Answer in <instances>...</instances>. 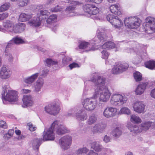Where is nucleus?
<instances>
[{"instance_id":"obj_44","label":"nucleus","mask_w":155,"mask_h":155,"mask_svg":"<svg viewBox=\"0 0 155 155\" xmlns=\"http://www.w3.org/2000/svg\"><path fill=\"white\" fill-rule=\"evenodd\" d=\"M134 78L137 82L140 81L142 80L141 74L138 71H136L134 74Z\"/></svg>"},{"instance_id":"obj_7","label":"nucleus","mask_w":155,"mask_h":155,"mask_svg":"<svg viewBox=\"0 0 155 155\" xmlns=\"http://www.w3.org/2000/svg\"><path fill=\"white\" fill-rule=\"evenodd\" d=\"M95 82L96 84L95 89L102 90L104 88V84L105 83V79L103 77L97 76L96 74L91 75L90 80L89 81Z\"/></svg>"},{"instance_id":"obj_41","label":"nucleus","mask_w":155,"mask_h":155,"mask_svg":"<svg viewBox=\"0 0 155 155\" xmlns=\"http://www.w3.org/2000/svg\"><path fill=\"white\" fill-rule=\"evenodd\" d=\"M89 151V149L86 147L80 148L76 151L77 154L80 155L86 153Z\"/></svg>"},{"instance_id":"obj_58","label":"nucleus","mask_w":155,"mask_h":155,"mask_svg":"<svg viewBox=\"0 0 155 155\" xmlns=\"http://www.w3.org/2000/svg\"><path fill=\"white\" fill-rule=\"evenodd\" d=\"M8 16V14L6 12L0 14V21L6 18Z\"/></svg>"},{"instance_id":"obj_27","label":"nucleus","mask_w":155,"mask_h":155,"mask_svg":"<svg viewBox=\"0 0 155 155\" xmlns=\"http://www.w3.org/2000/svg\"><path fill=\"white\" fill-rule=\"evenodd\" d=\"M104 30L101 28H99L97 30L98 38L101 42L105 41L107 39V37L104 34Z\"/></svg>"},{"instance_id":"obj_57","label":"nucleus","mask_w":155,"mask_h":155,"mask_svg":"<svg viewBox=\"0 0 155 155\" xmlns=\"http://www.w3.org/2000/svg\"><path fill=\"white\" fill-rule=\"evenodd\" d=\"M27 125L29 127V130L31 131H34L36 129V127L31 123H28Z\"/></svg>"},{"instance_id":"obj_28","label":"nucleus","mask_w":155,"mask_h":155,"mask_svg":"<svg viewBox=\"0 0 155 155\" xmlns=\"http://www.w3.org/2000/svg\"><path fill=\"white\" fill-rule=\"evenodd\" d=\"M13 24L12 22L9 20H6L4 21L3 23L4 31L7 30L11 32L14 31V30L13 29Z\"/></svg>"},{"instance_id":"obj_43","label":"nucleus","mask_w":155,"mask_h":155,"mask_svg":"<svg viewBox=\"0 0 155 155\" xmlns=\"http://www.w3.org/2000/svg\"><path fill=\"white\" fill-rule=\"evenodd\" d=\"M130 119L132 122L134 123H139L141 122V120L140 118L135 115H132Z\"/></svg>"},{"instance_id":"obj_6","label":"nucleus","mask_w":155,"mask_h":155,"mask_svg":"<svg viewBox=\"0 0 155 155\" xmlns=\"http://www.w3.org/2000/svg\"><path fill=\"white\" fill-rule=\"evenodd\" d=\"M95 98H88L84 100L82 104L84 109L88 111H92L96 107L97 103Z\"/></svg>"},{"instance_id":"obj_49","label":"nucleus","mask_w":155,"mask_h":155,"mask_svg":"<svg viewBox=\"0 0 155 155\" xmlns=\"http://www.w3.org/2000/svg\"><path fill=\"white\" fill-rule=\"evenodd\" d=\"M46 63L48 67L51 65H56L58 64V62L53 61L50 58H47L46 60Z\"/></svg>"},{"instance_id":"obj_3","label":"nucleus","mask_w":155,"mask_h":155,"mask_svg":"<svg viewBox=\"0 0 155 155\" xmlns=\"http://www.w3.org/2000/svg\"><path fill=\"white\" fill-rule=\"evenodd\" d=\"M83 9L85 13V15L88 17H91L94 19H99L96 15L99 12V9L95 5L91 4H86L83 6Z\"/></svg>"},{"instance_id":"obj_26","label":"nucleus","mask_w":155,"mask_h":155,"mask_svg":"<svg viewBox=\"0 0 155 155\" xmlns=\"http://www.w3.org/2000/svg\"><path fill=\"white\" fill-rule=\"evenodd\" d=\"M91 148L95 151L99 152L101 151L103 147L99 142L94 141L91 143Z\"/></svg>"},{"instance_id":"obj_48","label":"nucleus","mask_w":155,"mask_h":155,"mask_svg":"<svg viewBox=\"0 0 155 155\" xmlns=\"http://www.w3.org/2000/svg\"><path fill=\"white\" fill-rule=\"evenodd\" d=\"M57 18V16L55 15H50L46 20L47 22L50 24L53 22L55 21Z\"/></svg>"},{"instance_id":"obj_45","label":"nucleus","mask_w":155,"mask_h":155,"mask_svg":"<svg viewBox=\"0 0 155 155\" xmlns=\"http://www.w3.org/2000/svg\"><path fill=\"white\" fill-rule=\"evenodd\" d=\"M10 6V4L9 3H5L0 7V12L7 10Z\"/></svg>"},{"instance_id":"obj_31","label":"nucleus","mask_w":155,"mask_h":155,"mask_svg":"<svg viewBox=\"0 0 155 155\" xmlns=\"http://www.w3.org/2000/svg\"><path fill=\"white\" fill-rule=\"evenodd\" d=\"M115 47L114 43L111 41H108L104 43L102 46L101 48L104 49L113 48Z\"/></svg>"},{"instance_id":"obj_54","label":"nucleus","mask_w":155,"mask_h":155,"mask_svg":"<svg viewBox=\"0 0 155 155\" xmlns=\"http://www.w3.org/2000/svg\"><path fill=\"white\" fill-rule=\"evenodd\" d=\"M35 83L42 87L44 84V80L42 78H39Z\"/></svg>"},{"instance_id":"obj_22","label":"nucleus","mask_w":155,"mask_h":155,"mask_svg":"<svg viewBox=\"0 0 155 155\" xmlns=\"http://www.w3.org/2000/svg\"><path fill=\"white\" fill-rule=\"evenodd\" d=\"M42 20L37 16L36 18H34L33 19L28 22V24L31 26L35 27L40 26L41 24Z\"/></svg>"},{"instance_id":"obj_59","label":"nucleus","mask_w":155,"mask_h":155,"mask_svg":"<svg viewBox=\"0 0 155 155\" xmlns=\"http://www.w3.org/2000/svg\"><path fill=\"white\" fill-rule=\"evenodd\" d=\"M49 70L46 68L44 69L41 71V76L43 77H45L47 74Z\"/></svg>"},{"instance_id":"obj_62","label":"nucleus","mask_w":155,"mask_h":155,"mask_svg":"<svg viewBox=\"0 0 155 155\" xmlns=\"http://www.w3.org/2000/svg\"><path fill=\"white\" fill-rule=\"evenodd\" d=\"M8 54H5V55L8 57V60L10 62L12 61L13 59V58L12 54L9 53L8 51Z\"/></svg>"},{"instance_id":"obj_55","label":"nucleus","mask_w":155,"mask_h":155,"mask_svg":"<svg viewBox=\"0 0 155 155\" xmlns=\"http://www.w3.org/2000/svg\"><path fill=\"white\" fill-rule=\"evenodd\" d=\"M111 140V138L110 137L107 135H106L104 137L103 141L106 143H108Z\"/></svg>"},{"instance_id":"obj_15","label":"nucleus","mask_w":155,"mask_h":155,"mask_svg":"<svg viewBox=\"0 0 155 155\" xmlns=\"http://www.w3.org/2000/svg\"><path fill=\"white\" fill-rule=\"evenodd\" d=\"M133 107L134 111L138 114L144 112L145 105L142 101H137L134 102Z\"/></svg>"},{"instance_id":"obj_14","label":"nucleus","mask_w":155,"mask_h":155,"mask_svg":"<svg viewBox=\"0 0 155 155\" xmlns=\"http://www.w3.org/2000/svg\"><path fill=\"white\" fill-rule=\"evenodd\" d=\"M96 42L95 40L94 39L92 40L89 43L87 42H82L80 44L79 47L81 49H84L86 48H89V50L87 51H94L96 49L94 47L95 44L96 43Z\"/></svg>"},{"instance_id":"obj_35","label":"nucleus","mask_w":155,"mask_h":155,"mask_svg":"<svg viewBox=\"0 0 155 155\" xmlns=\"http://www.w3.org/2000/svg\"><path fill=\"white\" fill-rule=\"evenodd\" d=\"M97 118L94 114L90 115L87 121V123L89 125H92L94 124L97 120Z\"/></svg>"},{"instance_id":"obj_56","label":"nucleus","mask_w":155,"mask_h":155,"mask_svg":"<svg viewBox=\"0 0 155 155\" xmlns=\"http://www.w3.org/2000/svg\"><path fill=\"white\" fill-rule=\"evenodd\" d=\"M0 127H2L4 129L7 128V125L6 122L3 121H0Z\"/></svg>"},{"instance_id":"obj_23","label":"nucleus","mask_w":155,"mask_h":155,"mask_svg":"<svg viewBox=\"0 0 155 155\" xmlns=\"http://www.w3.org/2000/svg\"><path fill=\"white\" fill-rule=\"evenodd\" d=\"M78 111H77L76 116L78 119L81 121H84L87 119V115L82 109H80L78 107Z\"/></svg>"},{"instance_id":"obj_39","label":"nucleus","mask_w":155,"mask_h":155,"mask_svg":"<svg viewBox=\"0 0 155 155\" xmlns=\"http://www.w3.org/2000/svg\"><path fill=\"white\" fill-rule=\"evenodd\" d=\"M145 65L146 68L152 70L155 68V61H150L146 62Z\"/></svg>"},{"instance_id":"obj_38","label":"nucleus","mask_w":155,"mask_h":155,"mask_svg":"<svg viewBox=\"0 0 155 155\" xmlns=\"http://www.w3.org/2000/svg\"><path fill=\"white\" fill-rule=\"evenodd\" d=\"M14 132V130L13 129L9 130L8 131L7 133L4 135L3 136L4 138L6 140H8L13 136Z\"/></svg>"},{"instance_id":"obj_50","label":"nucleus","mask_w":155,"mask_h":155,"mask_svg":"<svg viewBox=\"0 0 155 155\" xmlns=\"http://www.w3.org/2000/svg\"><path fill=\"white\" fill-rule=\"evenodd\" d=\"M14 44L12 40H11L9 42H8L7 45L6 46V48L5 51V54H8V51L9 49Z\"/></svg>"},{"instance_id":"obj_21","label":"nucleus","mask_w":155,"mask_h":155,"mask_svg":"<svg viewBox=\"0 0 155 155\" xmlns=\"http://www.w3.org/2000/svg\"><path fill=\"white\" fill-rule=\"evenodd\" d=\"M68 3H70L71 5L67 7L66 9V11L68 13L73 12L75 8V6L78 5L80 3L77 1L72 0H69Z\"/></svg>"},{"instance_id":"obj_46","label":"nucleus","mask_w":155,"mask_h":155,"mask_svg":"<svg viewBox=\"0 0 155 155\" xmlns=\"http://www.w3.org/2000/svg\"><path fill=\"white\" fill-rule=\"evenodd\" d=\"M12 40L13 41L14 44H19L25 43L24 40L21 38L18 37L14 38H12Z\"/></svg>"},{"instance_id":"obj_60","label":"nucleus","mask_w":155,"mask_h":155,"mask_svg":"<svg viewBox=\"0 0 155 155\" xmlns=\"http://www.w3.org/2000/svg\"><path fill=\"white\" fill-rule=\"evenodd\" d=\"M69 67L71 69H72L73 68H79V66L78 64L75 63H73L72 64H70Z\"/></svg>"},{"instance_id":"obj_64","label":"nucleus","mask_w":155,"mask_h":155,"mask_svg":"<svg viewBox=\"0 0 155 155\" xmlns=\"http://www.w3.org/2000/svg\"><path fill=\"white\" fill-rule=\"evenodd\" d=\"M150 94L152 97L155 98V88L151 91Z\"/></svg>"},{"instance_id":"obj_19","label":"nucleus","mask_w":155,"mask_h":155,"mask_svg":"<svg viewBox=\"0 0 155 155\" xmlns=\"http://www.w3.org/2000/svg\"><path fill=\"white\" fill-rule=\"evenodd\" d=\"M11 75L10 71L6 67L3 66L0 70V78L6 79L10 78Z\"/></svg>"},{"instance_id":"obj_51","label":"nucleus","mask_w":155,"mask_h":155,"mask_svg":"<svg viewBox=\"0 0 155 155\" xmlns=\"http://www.w3.org/2000/svg\"><path fill=\"white\" fill-rule=\"evenodd\" d=\"M33 88L34 92L37 93L41 91L42 87L35 83L33 86Z\"/></svg>"},{"instance_id":"obj_24","label":"nucleus","mask_w":155,"mask_h":155,"mask_svg":"<svg viewBox=\"0 0 155 155\" xmlns=\"http://www.w3.org/2000/svg\"><path fill=\"white\" fill-rule=\"evenodd\" d=\"M32 17V15L31 14L21 13L19 16L18 20L21 22H25L28 21Z\"/></svg>"},{"instance_id":"obj_37","label":"nucleus","mask_w":155,"mask_h":155,"mask_svg":"<svg viewBox=\"0 0 155 155\" xmlns=\"http://www.w3.org/2000/svg\"><path fill=\"white\" fill-rule=\"evenodd\" d=\"M122 131L118 127H116L112 131V134L113 136L118 137L122 134Z\"/></svg>"},{"instance_id":"obj_61","label":"nucleus","mask_w":155,"mask_h":155,"mask_svg":"<svg viewBox=\"0 0 155 155\" xmlns=\"http://www.w3.org/2000/svg\"><path fill=\"white\" fill-rule=\"evenodd\" d=\"M88 153L86 155H98V153L92 150H89Z\"/></svg>"},{"instance_id":"obj_63","label":"nucleus","mask_w":155,"mask_h":155,"mask_svg":"<svg viewBox=\"0 0 155 155\" xmlns=\"http://www.w3.org/2000/svg\"><path fill=\"white\" fill-rule=\"evenodd\" d=\"M31 90L29 89H23L21 90V92L22 94H27L30 93Z\"/></svg>"},{"instance_id":"obj_33","label":"nucleus","mask_w":155,"mask_h":155,"mask_svg":"<svg viewBox=\"0 0 155 155\" xmlns=\"http://www.w3.org/2000/svg\"><path fill=\"white\" fill-rule=\"evenodd\" d=\"M49 13V12L46 10H41L39 13L37 14V16L41 20H42L46 18Z\"/></svg>"},{"instance_id":"obj_17","label":"nucleus","mask_w":155,"mask_h":155,"mask_svg":"<svg viewBox=\"0 0 155 155\" xmlns=\"http://www.w3.org/2000/svg\"><path fill=\"white\" fill-rule=\"evenodd\" d=\"M127 64H118L112 69V72L114 74H117L126 70L128 68Z\"/></svg>"},{"instance_id":"obj_42","label":"nucleus","mask_w":155,"mask_h":155,"mask_svg":"<svg viewBox=\"0 0 155 155\" xmlns=\"http://www.w3.org/2000/svg\"><path fill=\"white\" fill-rule=\"evenodd\" d=\"M118 114H125L127 115H129L130 114V111L127 107H123L121 108L118 112Z\"/></svg>"},{"instance_id":"obj_10","label":"nucleus","mask_w":155,"mask_h":155,"mask_svg":"<svg viewBox=\"0 0 155 155\" xmlns=\"http://www.w3.org/2000/svg\"><path fill=\"white\" fill-rule=\"evenodd\" d=\"M124 23L125 25L128 28L135 29L137 28L140 25V20L135 17H130L126 18Z\"/></svg>"},{"instance_id":"obj_5","label":"nucleus","mask_w":155,"mask_h":155,"mask_svg":"<svg viewBox=\"0 0 155 155\" xmlns=\"http://www.w3.org/2000/svg\"><path fill=\"white\" fill-rule=\"evenodd\" d=\"M146 22L143 24L145 31L152 34L155 31V18L148 17L146 19Z\"/></svg>"},{"instance_id":"obj_13","label":"nucleus","mask_w":155,"mask_h":155,"mask_svg":"<svg viewBox=\"0 0 155 155\" xmlns=\"http://www.w3.org/2000/svg\"><path fill=\"white\" fill-rule=\"evenodd\" d=\"M117 111L116 108L108 107L104 110L103 115L106 118L112 117L117 114Z\"/></svg>"},{"instance_id":"obj_12","label":"nucleus","mask_w":155,"mask_h":155,"mask_svg":"<svg viewBox=\"0 0 155 155\" xmlns=\"http://www.w3.org/2000/svg\"><path fill=\"white\" fill-rule=\"evenodd\" d=\"M72 142V138L69 136H66L62 137L59 140L61 148L64 150L69 148Z\"/></svg>"},{"instance_id":"obj_2","label":"nucleus","mask_w":155,"mask_h":155,"mask_svg":"<svg viewBox=\"0 0 155 155\" xmlns=\"http://www.w3.org/2000/svg\"><path fill=\"white\" fill-rule=\"evenodd\" d=\"M3 91L2 93V100L4 104L8 101L10 102H16L18 100V93L15 91L10 90L7 85L2 87Z\"/></svg>"},{"instance_id":"obj_47","label":"nucleus","mask_w":155,"mask_h":155,"mask_svg":"<svg viewBox=\"0 0 155 155\" xmlns=\"http://www.w3.org/2000/svg\"><path fill=\"white\" fill-rule=\"evenodd\" d=\"M29 0H19L17 4L18 6L22 7L27 5L29 3Z\"/></svg>"},{"instance_id":"obj_8","label":"nucleus","mask_w":155,"mask_h":155,"mask_svg":"<svg viewBox=\"0 0 155 155\" xmlns=\"http://www.w3.org/2000/svg\"><path fill=\"white\" fill-rule=\"evenodd\" d=\"M61 108L58 102H53L50 104L45 107V110L47 113L54 116L59 113Z\"/></svg>"},{"instance_id":"obj_30","label":"nucleus","mask_w":155,"mask_h":155,"mask_svg":"<svg viewBox=\"0 0 155 155\" xmlns=\"http://www.w3.org/2000/svg\"><path fill=\"white\" fill-rule=\"evenodd\" d=\"M39 75L38 73H36L30 77L25 78L24 81L27 84H31L33 83Z\"/></svg>"},{"instance_id":"obj_53","label":"nucleus","mask_w":155,"mask_h":155,"mask_svg":"<svg viewBox=\"0 0 155 155\" xmlns=\"http://www.w3.org/2000/svg\"><path fill=\"white\" fill-rule=\"evenodd\" d=\"M62 8L58 5H57L55 7L51 8L50 9L51 12H56L60 11Z\"/></svg>"},{"instance_id":"obj_11","label":"nucleus","mask_w":155,"mask_h":155,"mask_svg":"<svg viewBox=\"0 0 155 155\" xmlns=\"http://www.w3.org/2000/svg\"><path fill=\"white\" fill-rule=\"evenodd\" d=\"M107 20L114 25L115 28L118 29L123 25V22L117 16L109 14L106 17Z\"/></svg>"},{"instance_id":"obj_34","label":"nucleus","mask_w":155,"mask_h":155,"mask_svg":"<svg viewBox=\"0 0 155 155\" xmlns=\"http://www.w3.org/2000/svg\"><path fill=\"white\" fill-rule=\"evenodd\" d=\"M41 141L42 140L40 139H35L33 140L32 143V145L35 150H38Z\"/></svg>"},{"instance_id":"obj_4","label":"nucleus","mask_w":155,"mask_h":155,"mask_svg":"<svg viewBox=\"0 0 155 155\" xmlns=\"http://www.w3.org/2000/svg\"><path fill=\"white\" fill-rule=\"evenodd\" d=\"M100 93V97L99 100L103 102H107L109 99L111 93L107 89H104V88L102 90L99 89H95V92L93 97L94 98H96Z\"/></svg>"},{"instance_id":"obj_16","label":"nucleus","mask_w":155,"mask_h":155,"mask_svg":"<svg viewBox=\"0 0 155 155\" xmlns=\"http://www.w3.org/2000/svg\"><path fill=\"white\" fill-rule=\"evenodd\" d=\"M106 127V125L102 122H99L95 124L92 131L94 134L102 133Z\"/></svg>"},{"instance_id":"obj_52","label":"nucleus","mask_w":155,"mask_h":155,"mask_svg":"<svg viewBox=\"0 0 155 155\" xmlns=\"http://www.w3.org/2000/svg\"><path fill=\"white\" fill-rule=\"evenodd\" d=\"M101 57L103 59H107L108 57L109 54L106 50H104L101 51Z\"/></svg>"},{"instance_id":"obj_1","label":"nucleus","mask_w":155,"mask_h":155,"mask_svg":"<svg viewBox=\"0 0 155 155\" xmlns=\"http://www.w3.org/2000/svg\"><path fill=\"white\" fill-rule=\"evenodd\" d=\"M54 131L59 135H61L67 132L66 128L63 125L59 124L57 121H54L50 128L45 129L43 132L44 141L53 140L55 138Z\"/></svg>"},{"instance_id":"obj_32","label":"nucleus","mask_w":155,"mask_h":155,"mask_svg":"<svg viewBox=\"0 0 155 155\" xmlns=\"http://www.w3.org/2000/svg\"><path fill=\"white\" fill-rule=\"evenodd\" d=\"M151 125V123L150 121L142 123L140 126V129L142 130L146 131L148 130Z\"/></svg>"},{"instance_id":"obj_18","label":"nucleus","mask_w":155,"mask_h":155,"mask_svg":"<svg viewBox=\"0 0 155 155\" xmlns=\"http://www.w3.org/2000/svg\"><path fill=\"white\" fill-rule=\"evenodd\" d=\"M148 84V83L147 82H144L138 84L135 91L136 94L137 95H140L143 94Z\"/></svg>"},{"instance_id":"obj_25","label":"nucleus","mask_w":155,"mask_h":155,"mask_svg":"<svg viewBox=\"0 0 155 155\" xmlns=\"http://www.w3.org/2000/svg\"><path fill=\"white\" fill-rule=\"evenodd\" d=\"M110 11L115 15H119L121 14L120 11V8L118 5L114 4L111 5L110 7Z\"/></svg>"},{"instance_id":"obj_36","label":"nucleus","mask_w":155,"mask_h":155,"mask_svg":"<svg viewBox=\"0 0 155 155\" xmlns=\"http://www.w3.org/2000/svg\"><path fill=\"white\" fill-rule=\"evenodd\" d=\"M78 107H74L69 110L67 114H66V116L68 117L73 116L74 115H76L77 111H78Z\"/></svg>"},{"instance_id":"obj_9","label":"nucleus","mask_w":155,"mask_h":155,"mask_svg":"<svg viewBox=\"0 0 155 155\" xmlns=\"http://www.w3.org/2000/svg\"><path fill=\"white\" fill-rule=\"evenodd\" d=\"M127 100V98L125 96L118 94H114L112 96L110 102L114 105L120 106L125 103Z\"/></svg>"},{"instance_id":"obj_29","label":"nucleus","mask_w":155,"mask_h":155,"mask_svg":"<svg viewBox=\"0 0 155 155\" xmlns=\"http://www.w3.org/2000/svg\"><path fill=\"white\" fill-rule=\"evenodd\" d=\"M127 127L130 131L133 133L136 134L141 132V130L140 129V126L137 125H131L128 124Z\"/></svg>"},{"instance_id":"obj_20","label":"nucleus","mask_w":155,"mask_h":155,"mask_svg":"<svg viewBox=\"0 0 155 155\" xmlns=\"http://www.w3.org/2000/svg\"><path fill=\"white\" fill-rule=\"evenodd\" d=\"M22 101L24 105L22 106L24 107L31 106L34 104L33 98L31 95H24Z\"/></svg>"},{"instance_id":"obj_40","label":"nucleus","mask_w":155,"mask_h":155,"mask_svg":"<svg viewBox=\"0 0 155 155\" xmlns=\"http://www.w3.org/2000/svg\"><path fill=\"white\" fill-rule=\"evenodd\" d=\"M16 28L18 29L17 31L14 30L15 32L20 33L24 31L25 28V25L24 23H21L16 26Z\"/></svg>"}]
</instances>
